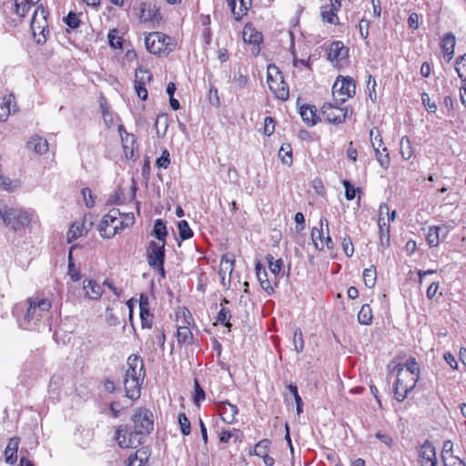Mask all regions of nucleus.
Segmentation results:
<instances>
[{
  "label": "nucleus",
  "instance_id": "f257e3e1",
  "mask_svg": "<svg viewBox=\"0 0 466 466\" xmlns=\"http://www.w3.org/2000/svg\"><path fill=\"white\" fill-rule=\"evenodd\" d=\"M133 431H128L126 426L116 431V440L123 449L137 448L142 442V437L149 434L154 428L152 412L144 408L135 410L132 416Z\"/></svg>",
  "mask_w": 466,
  "mask_h": 466
},
{
  "label": "nucleus",
  "instance_id": "f03ea898",
  "mask_svg": "<svg viewBox=\"0 0 466 466\" xmlns=\"http://www.w3.org/2000/svg\"><path fill=\"white\" fill-rule=\"evenodd\" d=\"M0 218L4 224L15 232L31 229L39 222L36 212L33 209L7 207L0 204Z\"/></svg>",
  "mask_w": 466,
  "mask_h": 466
},
{
  "label": "nucleus",
  "instance_id": "7ed1b4c3",
  "mask_svg": "<svg viewBox=\"0 0 466 466\" xmlns=\"http://www.w3.org/2000/svg\"><path fill=\"white\" fill-rule=\"evenodd\" d=\"M127 366L124 379L126 396L136 400L140 397L141 384L146 376L144 361L140 356L133 354L127 358Z\"/></svg>",
  "mask_w": 466,
  "mask_h": 466
},
{
  "label": "nucleus",
  "instance_id": "20e7f679",
  "mask_svg": "<svg viewBox=\"0 0 466 466\" xmlns=\"http://www.w3.org/2000/svg\"><path fill=\"white\" fill-rule=\"evenodd\" d=\"M26 303L28 304V308L20 323L24 329H28V325L31 321L40 320L43 314L49 311L52 306L49 299L40 298L39 296L28 298Z\"/></svg>",
  "mask_w": 466,
  "mask_h": 466
},
{
  "label": "nucleus",
  "instance_id": "39448f33",
  "mask_svg": "<svg viewBox=\"0 0 466 466\" xmlns=\"http://www.w3.org/2000/svg\"><path fill=\"white\" fill-rule=\"evenodd\" d=\"M396 368L397 380L394 385V395L399 402H402L416 386L419 375L405 372L404 368L401 366H397Z\"/></svg>",
  "mask_w": 466,
  "mask_h": 466
},
{
  "label": "nucleus",
  "instance_id": "423d86ee",
  "mask_svg": "<svg viewBox=\"0 0 466 466\" xmlns=\"http://www.w3.org/2000/svg\"><path fill=\"white\" fill-rule=\"evenodd\" d=\"M145 45L148 52L157 56H166L174 49L171 38L161 32L149 33Z\"/></svg>",
  "mask_w": 466,
  "mask_h": 466
},
{
  "label": "nucleus",
  "instance_id": "0eeeda50",
  "mask_svg": "<svg viewBox=\"0 0 466 466\" xmlns=\"http://www.w3.org/2000/svg\"><path fill=\"white\" fill-rule=\"evenodd\" d=\"M267 82L271 92L277 98L286 101L289 98V86L283 79V76L275 66H268Z\"/></svg>",
  "mask_w": 466,
  "mask_h": 466
},
{
  "label": "nucleus",
  "instance_id": "6e6552de",
  "mask_svg": "<svg viewBox=\"0 0 466 466\" xmlns=\"http://www.w3.org/2000/svg\"><path fill=\"white\" fill-rule=\"evenodd\" d=\"M165 245L166 243L156 242L151 240L147 248V258L148 265L160 275L165 277L164 260H165Z\"/></svg>",
  "mask_w": 466,
  "mask_h": 466
},
{
  "label": "nucleus",
  "instance_id": "1a4fd4ad",
  "mask_svg": "<svg viewBox=\"0 0 466 466\" xmlns=\"http://www.w3.org/2000/svg\"><path fill=\"white\" fill-rule=\"evenodd\" d=\"M31 29L37 44H44L46 41V35L49 33L46 20V11L43 7H37L33 15Z\"/></svg>",
  "mask_w": 466,
  "mask_h": 466
},
{
  "label": "nucleus",
  "instance_id": "9d476101",
  "mask_svg": "<svg viewBox=\"0 0 466 466\" xmlns=\"http://www.w3.org/2000/svg\"><path fill=\"white\" fill-rule=\"evenodd\" d=\"M355 81L350 76H338L333 86L332 96L336 101L345 102L355 95Z\"/></svg>",
  "mask_w": 466,
  "mask_h": 466
},
{
  "label": "nucleus",
  "instance_id": "9b49d317",
  "mask_svg": "<svg viewBox=\"0 0 466 466\" xmlns=\"http://www.w3.org/2000/svg\"><path fill=\"white\" fill-rule=\"evenodd\" d=\"M120 215L119 209L113 208L103 217L98 225V231L102 238H110L118 233L117 222Z\"/></svg>",
  "mask_w": 466,
  "mask_h": 466
},
{
  "label": "nucleus",
  "instance_id": "f8f14e48",
  "mask_svg": "<svg viewBox=\"0 0 466 466\" xmlns=\"http://www.w3.org/2000/svg\"><path fill=\"white\" fill-rule=\"evenodd\" d=\"M324 119L329 123L340 124L352 115V110L348 107H340L330 103H326L321 107Z\"/></svg>",
  "mask_w": 466,
  "mask_h": 466
},
{
  "label": "nucleus",
  "instance_id": "ddd939ff",
  "mask_svg": "<svg viewBox=\"0 0 466 466\" xmlns=\"http://www.w3.org/2000/svg\"><path fill=\"white\" fill-rule=\"evenodd\" d=\"M140 21L144 23L158 24L161 20L159 8L151 3H143L140 5Z\"/></svg>",
  "mask_w": 466,
  "mask_h": 466
},
{
  "label": "nucleus",
  "instance_id": "4468645a",
  "mask_svg": "<svg viewBox=\"0 0 466 466\" xmlns=\"http://www.w3.org/2000/svg\"><path fill=\"white\" fill-rule=\"evenodd\" d=\"M256 275L261 289L268 294H272L275 287L277 286V281L268 279V272L260 262L256 263Z\"/></svg>",
  "mask_w": 466,
  "mask_h": 466
},
{
  "label": "nucleus",
  "instance_id": "2eb2a0df",
  "mask_svg": "<svg viewBox=\"0 0 466 466\" xmlns=\"http://www.w3.org/2000/svg\"><path fill=\"white\" fill-rule=\"evenodd\" d=\"M136 192H137V186H136V182L134 179H132V184H131V187H130V191L128 193V196L126 197L124 195V192H123V189L121 187H119L118 189H116L115 191V193L110 196V198H108L107 200V204L108 205H122L124 204L127 200H134L135 198H136Z\"/></svg>",
  "mask_w": 466,
  "mask_h": 466
},
{
  "label": "nucleus",
  "instance_id": "dca6fc26",
  "mask_svg": "<svg viewBox=\"0 0 466 466\" xmlns=\"http://www.w3.org/2000/svg\"><path fill=\"white\" fill-rule=\"evenodd\" d=\"M218 411L222 420L226 423L231 424L235 421V417L238 412V409L236 405L225 400L218 404Z\"/></svg>",
  "mask_w": 466,
  "mask_h": 466
},
{
  "label": "nucleus",
  "instance_id": "f3484780",
  "mask_svg": "<svg viewBox=\"0 0 466 466\" xmlns=\"http://www.w3.org/2000/svg\"><path fill=\"white\" fill-rule=\"evenodd\" d=\"M348 56V48L340 41L333 42L329 48L328 59L330 61H341Z\"/></svg>",
  "mask_w": 466,
  "mask_h": 466
},
{
  "label": "nucleus",
  "instance_id": "a211bd4d",
  "mask_svg": "<svg viewBox=\"0 0 466 466\" xmlns=\"http://www.w3.org/2000/svg\"><path fill=\"white\" fill-rule=\"evenodd\" d=\"M91 226V223L86 225V221H76L74 222L68 232H67V240L68 242H72L77 239L79 237L87 233Z\"/></svg>",
  "mask_w": 466,
  "mask_h": 466
},
{
  "label": "nucleus",
  "instance_id": "6ab92c4d",
  "mask_svg": "<svg viewBox=\"0 0 466 466\" xmlns=\"http://www.w3.org/2000/svg\"><path fill=\"white\" fill-rule=\"evenodd\" d=\"M456 38L453 33H447L441 40V47L444 56H448L450 61L454 55Z\"/></svg>",
  "mask_w": 466,
  "mask_h": 466
},
{
  "label": "nucleus",
  "instance_id": "aec40b11",
  "mask_svg": "<svg viewBox=\"0 0 466 466\" xmlns=\"http://www.w3.org/2000/svg\"><path fill=\"white\" fill-rule=\"evenodd\" d=\"M86 296L90 299H98L103 294L102 287L95 280L86 279L83 282Z\"/></svg>",
  "mask_w": 466,
  "mask_h": 466
},
{
  "label": "nucleus",
  "instance_id": "412c9836",
  "mask_svg": "<svg viewBox=\"0 0 466 466\" xmlns=\"http://www.w3.org/2000/svg\"><path fill=\"white\" fill-rule=\"evenodd\" d=\"M317 109L314 106L303 105L299 108V114L306 125L313 127L317 124L318 116L316 114Z\"/></svg>",
  "mask_w": 466,
  "mask_h": 466
},
{
  "label": "nucleus",
  "instance_id": "4be33fe9",
  "mask_svg": "<svg viewBox=\"0 0 466 466\" xmlns=\"http://www.w3.org/2000/svg\"><path fill=\"white\" fill-rule=\"evenodd\" d=\"M243 40L246 43L258 46L262 42V35L251 25L247 24L242 32Z\"/></svg>",
  "mask_w": 466,
  "mask_h": 466
},
{
  "label": "nucleus",
  "instance_id": "5701e85b",
  "mask_svg": "<svg viewBox=\"0 0 466 466\" xmlns=\"http://www.w3.org/2000/svg\"><path fill=\"white\" fill-rule=\"evenodd\" d=\"M149 453L146 449L137 450L127 459V466H147Z\"/></svg>",
  "mask_w": 466,
  "mask_h": 466
},
{
  "label": "nucleus",
  "instance_id": "b1692460",
  "mask_svg": "<svg viewBox=\"0 0 466 466\" xmlns=\"http://www.w3.org/2000/svg\"><path fill=\"white\" fill-rule=\"evenodd\" d=\"M27 147L38 155H43L48 151V143L41 137L34 136L28 140Z\"/></svg>",
  "mask_w": 466,
  "mask_h": 466
},
{
  "label": "nucleus",
  "instance_id": "393cba45",
  "mask_svg": "<svg viewBox=\"0 0 466 466\" xmlns=\"http://www.w3.org/2000/svg\"><path fill=\"white\" fill-rule=\"evenodd\" d=\"M437 460L435 447L426 441L419 450V461Z\"/></svg>",
  "mask_w": 466,
  "mask_h": 466
},
{
  "label": "nucleus",
  "instance_id": "a878e982",
  "mask_svg": "<svg viewBox=\"0 0 466 466\" xmlns=\"http://www.w3.org/2000/svg\"><path fill=\"white\" fill-rule=\"evenodd\" d=\"M14 102L15 96L12 94L5 96L3 97V102L0 105V122H5L7 120L8 116L12 112L11 104ZM13 111L15 112V109L13 108Z\"/></svg>",
  "mask_w": 466,
  "mask_h": 466
},
{
  "label": "nucleus",
  "instance_id": "bb28decb",
  "mask_svg": "<svg viewBox=\"0 0 466 466\" xmlns=\"http://www.w3.org/2000/svg\"><path fill=\"white\" fill-rule=\"evenodd\" d=\"M442 228L438 226H430L426 234V239L430 247H438L441 241V232Z\"/></svg>",
  "mask_w": 466,
  "mask_h": 466
},
{
  "label": "nucleus",
  "instance_id": "cd10ccee",
  "mask_svg": "<svg viewBox=\"0 0 466 466\" xmlns=\"http://www.w3.org/2000/svg\"><path fill=\"white\" fill-rule=\"evenodd\" d=\"M63 384V378L60 375L52 376L49 382V397L54 400H58L59 399V389Z\"/></svg>",
  "mask_w": 466,
  "mask_h": 466
},
{
  "label": "nucleus",
  "instance_id": "c85d7f7f",
  "mask_svg": "<svg viewBox=\"0 0 466 466\" xmlns=\"http://www.w3.org/2000/svg\"><path fill=\"white\" fill-rule=\"evenodd\" d=\"M155 238L161 243H166V237L167 235V230L166 227V223L162 219H157L155 221L153 233Z\"/></svg>",
  "mask_w": 466,
  "mask_h": 466
},
{
  "label": "nucleus",
  "instance_id": "c756f323",
  "mask_svg": "<svg viewBox=\"0 0 466 466\" xmlns=\"http://www.w3.org/2000/svg\"><path fill=\"white\" fill-rule=\"evenodd\" d=\"M35 4L34 0H15L14 3L15 12L19 16L24 17Z\"/></svg>",
  "mask_w": 466,
  "mask_h": 466
},
{
  "label": "nucleus",
  "instance_id": "7c9ffc66",
  "mask_svg": "<svg viewBox=\"0 0 466 466\" xmlns=\"http://www.w3.org/2000/svg\"><path fill=\"white\" fill-rule=\"evenodd\" d=\"M375 156L380 165L387 169L390 166V155L386 147H378L373 148Z\"/></svg>",
  "mask_w": 466,
  "mask_h": 466
},
{
  "label": "nucleus",
  "instance_id": "2f4dec72",
  "mask_svg": "<svg viewBox=\"0 0 466 466\" xmlns=\"http://www.w3.org/2000/svg\"><path fill=\"white\" fill-rule=\"evenodd\" d=\"M233 269H234V258L228 257V255H224L221 258L220 270H219V275L221 276V280L223 283L225 280L226 272H228L229 274H231Z\"/></svg>",
  "mask_w": 466,
  "mask_h": 466
},
{
  "label": "nucleus",
  "instance_id": "473e14b6",
  "mask_svg": "<svg viewBox=\"0 0 466 466\" xmlns=\"http://www.w3.org/2000/svg\"><path fill=\"white\" fill-rule=\"evenodd\" d=\"M372 310L369 304H364L358 314V321L361 325H370L372 321Z\"/></svg>",
  "mask_w": 466,
  "mask_h": 466
},
{
  "label": "nucleus",
  "instance_id": "72a5a7b5",
  "mask_svg": "<svg viewBox=\"0 0 466 466\" xmlns=\"http://www.w3.org/2000/svg\"><path fill=\"white\" fill-rule=\"evenodd\" d=\"M266 259L268 263L270 272L274 275V280L276 281L277 277L280 273L283 267V261L281 258L275 260L274 257L270 254L266 256Z\"/></svg>",
  "mask_w": 466,
  "mask_h": 466
},
{
  "label": "nucleus",
  "instance_id": "f704fd0d",
  "mask_svg": "<svg viewBox=\"0 0 466 466\" xmlns=\"http://www.w3.org/2000/svg\"><path fill=\"white\" fill-rule=\"evenodd\" d=\"M377 279V271L374 266H371L369 268L364 269L363 271V280L364 284L367 288L371 289L374 287Z\"/></svg>",
  "mask_w": 466,
  "mask_h": 466
},
{
  "label": "nucleus",
  "instance_id": "c9c22d12",
  "mask_svg": "<svg viewBox=\"0 0 466 466\" xmlns=\"http://www.w3.org/2000/svg\"><path fill=\"white\" fill-rule=\"evenodd\" d=\"M122 130H123V127H119V132H120V135H121V137H122L123 147H124V150H125V154H126L127 157H128L129 154H130V157H131L132 155H133V147H132V146L135 143L134 136L125 132L126 137H124L123 135H122Z\"/></svg>",
  "mask_w": 466,
  "mask_h": 466
},
{
  "label": "nucleus",
  "instance_id": "e433bc0d",
  "mask_svg": "<svg viewBox=\"0 0 466 466\" xmlns=\"http://www.w3.org/2000/svg\"><path fill=\"white\" fill-rule=\"evenodd\" d=\"M455 70L462 82H466V54L456 58Z\"/></svg>",
  "mask_w": 466,
  "mask_h": 466
},
{
  "label": "nucleus",
  "instance_id": "4c0bfd02",
  "mask_svg": "<svg viewBox=\"0 0 466 466\" xmlns=\"http://www.w3.org/2000/svg\"><path fill=\"white\" fill-rule=\"evenodd\" d=\"M177 338L179 343L190 344L193 335L189 328L183 326L177 328Z\"/></svg>",
  "mask_w": 466,
  "mask_h": 466
},
{
  "label": "nucleus",
  "instance_id": "58836bf2",
  "mask_svg": "<svg viewBox=\"0 0 466 466\" xmlns=\"http://www.w3.org/2000/svg\"><path fill=\"white\" fill-rule=\"evenodd\" d=\"M279 157L281 158L284 165L290 167L292 165V150L290 145H282L279 151Z\"/></svg>",
  "mask_w": 466,
  "mask_h": 466
},
{
  "label": "nucleus",
  "instance_id": "ea45409f",
  "mask_svg": "<svg viewBox=\"0 0 466 466\" xmlns=\"http://www.w3.org/2000/svg\"><path fill=\"white\" fill-rule=\"evenodd\" d=\"M400 150L402 157L406 160L410 159L413 154L411 142L407 137L400 139Z\"/></svg>",
  "mask_w": 466,
  "mask_h": 466
},
{
  "label": "nucleus",
  "instance_id": "a19ab883",
  "mask_svg": "<svg viewBox=\"0 0 466 466\" xmlns=\"http://www.w3.org/2000/svg\"><path fill=\"white\" fill-rule=\"evenodd\" d=\"M383 218H379V227L380 234V243L382 246H389L390 244V226L388 223L383 221Z\"/></svg>",
  "mask_w": 466,
  "mask_h": 466
},
{
  "label": "nucleus",
  "instance_id": "79ce46f5",
  "mask_svg": "<svg viewBox=\"0 0 466 466\" xmlns=\"http://www.w3.org/2000/svg\"><path fill=\"white\" fill-rule=\"evenodd\" d=\"M321 18L324 22L336 25L338 24L337 12L330 9L329 6H322L320 12Z\"/></svg>",
  "mask_w": 466,
  "mask_h": 466
},
{
  "label": "nucleus",
  "instance_id": "37998d69",
  "mask_svg": "<svg viewBox=\"0 0 466 466\" xmlns=\"http://www.w3.org/2000/svg\"><path fill=\"white\" fill-rule=\"evenodd\" d=\"M152 79L151 73L145 68L138 67L135 74V81L136 83H140L142 85H146L150 82Z\"/></svg>",
  "mask_w": 466,
  "mask_h": 466
},
{
  "label": "nucleus",
  "instance_id": "c03bdc74",
  "mask_svg": "<svg viewBox=\"0 0 466 466\" xmlns=\"http://www.w3.org/2000/svg\"><path fill=\"white\" fill-rule=\"evenodd\" d=\"M293 345L298 353L302 352L304 349L303 334L300 328H296L293 333Z\"/></svg>",
  "mask_w": 466,
  "mask_h": 466
},
{
  "label": "nucleus",
  "instance_id": "a18cd8bd",
  "mask_svg": "<svg viewBox=\"0 0 466 466\" xmlns=\"http://www.w3.org/2000/svg\"><path fill=\"white\" fill-rule=\"evenodd\" d=\"M230 318H231L230 310L225 307H221L220 310L218 313L217 320L218 322H220L222 325H224L225 327L229 329L231 327Z\"/></svg>",
  "mask_w": 466,
  "mask_h": 466
},
{
  "label": "nucleus",
  "instance_id": "49530a36",
  "mask_svg": "<svg viewBox=\"0 0 466 466\" xmlns=\"http://www.w3.org/2000/svg\"><path fill=\"white\" fill-rule=\"evenodd\" d=\"M178 234L179 237L183 239H188L193 236V231L191 230L188 223L186 220H181L177 224Z\"/></svg>",
  "mask_w": 466,
  "mask_h": 466
},
{
  "label": "nucleus",
  "instance_id": "de8ad7c7",
  "mask_svg": "<svg viewBox=\"0 0 466 466\" xmlns=\"http://www.w3.org/2000/svg\"><path fill=\"white\" fill-rule=\"evenodd\" d=\"M311 238L317 249H322L324 248L323 240L325 237L323 236V228L318 229L314 228L311 231Z\"/></svg>",
  "mask_w": 466,
  "mask_h": 466
},
{
  "label": "nucleus",
  "instance_id": "09e8293b",
  "mask_svg": "<svg viewBox=\"0 0 466 466\" xmlns=\"http://www.w3.org/2000/svg\"><path fill=\"white\" fill-rule=\"evenodd\" d=\"M270 441L268 439H263L255 445L253 454L261 457L268 451Z\"/></svg>",
  "mask_w": 466,
  "mask_h": 466
},
{
  "label": "nucleus",
  "instance_id": "8fccbe9b",
  "mask_svg": "<svg viewBox=\"0 0 466 466\" xmlns=\"http://www.w3.org/2000/svg\"><path fill=\"white\" fill-rule=\"evenodd\" d=\"M288 390H289V392L293 395L294 397V400L296 401V409H297V413L299 415L303 410V401H302V399L300 398L299 394V391H298V388L296 385L294 384H289L288 386Z\"/></svg>",
  "mask_w": 466,
  "mask_h": 466
},
{
  "label": "nucleus",
  "instance_id": "3c124183",
  "mask_svg": "<svg viewBox=\"0 0 466 466\" xmlns=\"http://www.w3.org/2000/svg\"><path fill=\"white\" fill-rule=\"evenodd\" d=\"M139 315H140L142 329H151L152 314L150 313L149 309H146V307L142 306V310H140Z\"/></svg>",
  "mask_w": 466,
  "mask_h": 466
},
{
  "label": "nucleus",
  "instance_id": "603ef678",
  "mask_svg": "<svg viewBox=\"0 0 466 466\" xmlns=\"http://www.w3.org/2000/svg\"><path fill=\"white\" fill-rule=\"evenodd\" d=\"M135 223V217L133 213H127L122 215V219L117 222L118 233L126 228L132 226Z\"/></svg>",
  "mask_w": 466,
  "mask_h": 466
},
{
  "label": "nucleus",
  "instance_id": "864d4df0",
  "mask_svg": "<svg viewBox=\"0 0 466 466\" xmlns=\"http://www.w3.org/2000/svg\"><path fill=\"white\" fill-rule=\"evenodd\" d=\"M178 423L180 425L182 434L185 436L189 435L191 431L190 421L185 413H180L178 415Z\"/></svg>",
  "mask_w": 466,
  "mask_h": 466
},
{
  "label": "nucleus",
  "instance_id": "5fc2aeb1",
  "mask_svg": "<svg viewBox=\"0 0 466 466\" xmlns=\"http://www.w3.org/2000/svg\"><path fill=\"white\" fill-rule=\"evenodd\" d=\"M370 142L372 147H384L380 133L378 128L374 127L370 131Z\"/></svg>",
  "mask_w": 466,
  "mask_h": 466
},
{
  "label": "nucleus",
  "instance_id": "6e6d98bb",
  "mask_svg": "<svg viewBox=\"0 0 466 466\" xmlns=\"http://www.w3.org/2000/svg\"><path fill=\"white\" fill-rule=\"evenodd\" d=\"M345 187V198L347 200L354 199L356 193L360 191V188H355L349 180H343L342 182Z\"/></svg>",
  "mask_w": 466,
  "mask_h": 466
},
{
  "label": "nucleus",
  "instance_id": "4d7b16f0",
  "mask_svg": "<svg viewBox=\"0 0 466 466\" xmlns=\"http://www.w3.org/2000/svg\"><path fill=\"white\" fill-rule=\"evenodd\" d=\"M240 6L236 14V20L239 21L251 7V0H239Z\"/></svg>",
  "mask_w": 466,
  "mask_h": 466
},
{
  "label": "nucleus",
  "instance_id": "13d9d810",
  "mask_svg": "<svg viewBox=\"0 0 466 466\" xmlns=\"http://www.w3.org/2000/svg\"><path fill=\"white\" fill-rule=\"evenodd\" d=\"M403 368L405 372H410L414 375H419L420 373V368L414 358H410Z\"/></svg>",
  "mask_w": 466,
  "mask_h": 466
},
{
  "label": "nucleus",
  "instance_id": "bf43d9fd",
  "mask_svg": "<svg viewBox=\"0 0 466 466\" xmlns=\"http://www.w3.org/2000/svg\"><path fill=\"white\" fill-rule=\"evenodd\" d=\"M341 246L345 255L349 258L352 257L354 247L350 237H344L341 241Z\"/></svg>",
  "mask_w": 466,
  "mask_h": 466
},
{
  "label": "nucleus",
  "instance_id": "052dcab7",
  "mask_svg": "<svg viewBox=\"0 0 466 466\" xmlns=\"http://www.w3.org/2000/svg\"><path fill=\"white\" fill-rule=\"evenodd\" d=\"M65 23L71 28H77L80 25V20L76 14L69 12V14L64 18Z\"/></svg>",
  "mask_w": 466,
  "mask_h": 466
},
{
  "label": "nucleus",
  "instance_id": "680f3d73",
  "mask_svg": "<svg viewBox=\"0 0 466 466\" xmlns=\"http://www.w3.org/2000/svg\"><path fill=\"white\" fill-rule=\"evenodd\" d=\"M194 403L198 406H199L200 400H203L205 399V391L199 385L198 381L196 380L194 384Z\"/></svg>",
  "mask_w": 466,
  "mask_h": 466
},
{
  "label": "nucleus",
  "instance_id": "e2e57ef3",
  "mask_svg": "<svg viewBox=\"0 0 466 466\" xmlns=\"http://www.w3.org/2000/svg\"><path fill=\"white\" fill-rule=\"evenodd\" d=\"M81 193L84 197L86 206L87 208H93L95 206V196L93 195L91 189L88 187H84L81 190Z\"/></svg>",
  "mask_w": 466,
  "mask_h": 466
},
{
  "label": "nucleus",
  "instance_id": "0e129e2a",
  "mask_svg": "<svg viewBox=\"0 0 466 466\" xmlns=\"http://www.w3.org/2000/svg\"><path fill=\"white\" fill-rule=\"evenodd\" d=\"M156 164L160 168H164V169L167 168V167L170 164V158H169V152L167 149H165L162 152V155L157 159Z\"/></svg>",
  "mask_w": 466,
  "mask_h": 466
},
{
  "label": "nucleus",
  "instance_id": "69168bd1",
  "mask_svg": "<svg viewBox=\"0 0 466 466\" xmlns=\"http://www.w3.org/2000/svg\"><path fill=\"white\" fill-rule=\"evenodd\" d=\"M275 130V121L272 117L267 116L264 120V130L263 133L269 137L274 133Z\"/></svg>",
  "mask_w": 466,
  "mask_h": 466
},
{
  "label": "nucleus",
  "instance_id": "338daca9",
  "mask_svg": "<svg viewBox=\"0 0 466 466\" xmlns=\"http://www.w3.org/2000/svg\"><path fill=\"white\" fill-rule=\"evenodd\" d=\"M421 100L428 112L434 113L437 110L436 104L431 101L430 96L427 93L421 95Z\"/></svg>",
  "mask_w": 466,
  "mask_h": 466
},
{
  "label": "nucleus",
  "instance_id": "774afa93",
  "mask_svg": "<svg viewBox=\"0 0 466 466\" xmlns=\"http://www.w3.org/2000/svg\"><path fill=\"white\" fill-rule=\"evenodd\" d=\"M444 466H466L465 463L457 456L444 457Z\"/></svg>",
  "mask_w": 466,
  "mask_h": 466
}]
</instances>
